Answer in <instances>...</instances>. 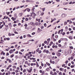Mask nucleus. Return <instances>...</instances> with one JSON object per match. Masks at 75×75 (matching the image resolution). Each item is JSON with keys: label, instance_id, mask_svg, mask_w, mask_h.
<instances>
[{"label": "nucleus", "instance_id": "052dcab7", "mask_svg": "<svg viewBox=\"0 0 75 75\" xmlns=\"http://www.w3.org/2000/svg\"><path fill=\"white\" fill-rule=\"evenodd\" d=\"M10 59H9L8 58H7L6 59V61H9Z\"/></svg>", "mask_w": 75, "mask_h": 75}, {"label": "nucleus", "instance_id": "7c9ffc66", "mask_svg": "<svg viewBox=\"0 0 75 75\" xmlns=\"http://www.w3.org/2000/svg\"><path fill=\"white\" fill-rule=\"evenodd\" d=\"M9 63H11L12 62V61L10 59L8 61Z\"/></svg>", "mask_w": 75, "mask_h": 75}, {"label": "nucleus", "instance_id": "0e129e2a", "mask_svg": "<svg viewBox=\"0 0 75 75\" xmlns=\"http://www.w3.org/2000/svg\"><path fill=\"white\" fill-rule=\"evenodd\" d=\"M65 33L63 32V33H62V35H65Z\"/></svg>", "mask_w": 75, "mask_h": 75}, {"label": "nucleus", "instance_id": "6e6d98bb", "mask_svg": "<svg viewBox=\"0 0 75 75\" xmlns=\"http://www.w3.org/2000/svg\"><path fill=\"white\" fill-rule=\"evenodd\" d=\"M9 36H11V34L10 33H9L8 34Z\"/></svg>", "mask_w": 75, "mask_h": 75}, {"label": "nucleus", "instance_id": "c03bdc74", "mask_svg": "<svg viewBox=\"0 0 75 75\" xmlns=\"http://www.w3.org/2000/svg\"><path fill=\"white\" fill-rule=\"evenodd\" d=\"M58 35H56L55 36V37L57 39L58 38Z\"/></svg>", "mask_w": 75, "mask_h": 75}, {"label": "nucleus", "instance_id": "338daca9", "mask_svg": "<svg viewBox=\"0 0 75 75\" xmlns=\"http://www.w3.org/2000/svg\"><path fill=\"white\" fill-rule=\"evenodd\" d=\"M12 74L13 75H15V74H16V73H15L14 72H12Z\"/></svg>", "mask_w": 75, "mask_h": 75}, {"label": "nucleus", "instance_id": "f3484780", "mask_svg": "<svg viewBox=\"0 0 75 75\" xmlns=\"http://www.w3.org/2000/svg\"><path fill=\"white\" fill-rule=\"evenodd\" d=\"M46 65H48V66H50V64L48 62H46Z\"/></svg>", "mask_w": 75, "mask_h": 75}, {"label": "nucleus", "instance_id": "58836bf2", "mask_svg": "<svg viewBox=\"0 0 75 75\" xmlns=\"http://www.w3.org/2000/svg\"><path fill=\"white\" fill-rule=\"evenodd\" d=\"M25 21H28V18H25Z\"/></svg>", "mask_w": 75, "mask_h": 75}, {"label": "nucleus", "instance_id": "bf43d9fd", "mask_svg": "<svg viewBox=\"0 0 75 75\" xmlns=\"http://www.w3.org/2000/svg\"><path fill=\"white\" fill-rule=\"evenodd\" d=\"M44 43L45 44H47V41H45L44 42Z\"/></svg>", "mask_w": 75, "mask_h": 75}, {"label": "nucleus", "instance_id": "69168bd1", "mask_svg": "<svg viewBox=\"0 0 75 75\" xmlns=\"http://www.w3.org/2000/svg\"><path fill=\"white\" fill-rule=\"evenodd\" d=\"M41 65L42 66V67H44V64L42 63L41 64Z\"/></svg>", "mask_w": 75, "mask_h": 75}, {"label": "nucleus", "instance_id": "2eb2a0df", "mask_svg": "<svg viewBox=\"0 0 75 75\" xmlns=\"http://www.w3.org/2000/svg\"><path fill=\"white\" fill-rule=\"evenodd\" d=\"M36 67H39V65L37 62H36Z\"/></svg>", "mask_w": 75, "mask_h": 75}, {"label": "nucleus", "instance_id": "1a4fd4ad", "mask_svg": "<svg viewBox=\"0 0 75 75\" xmlns=\"http://www.w3.org/2000/svg\"><path fill=\"white\" fill-rule=\"evenodd\" d=\"M27 36L28 37H29V38H31V37H32L31 36V35L29 34H27Z\"/></svg>", "mask_w": 75, "mask_h": 75}, {"label": "nucleus", "instance_id": "f03ea898", "mask_svg": "<svg viewBox=\"0 0 75 75\" xmlns=\"http://www.w3.org/2000/svg\"><path fill=\"white\" fill-rule=\"evenodd\" d=\"M61 16L62 18H64L67 16V14L65 13H62Z\"/></svg>", "mask_w": 75, "mask_h": 75}, {"label": "nucleus", "instance_id": "a18cd8bd", "mask_svg": "<svg viewBox=\"0 0 75 75\" xmlns=\"http://www.w3.org/2000/svg\"><path fill=\"white\" fill-rule=\"evenodd\" d=\"M35 25H38V23H35Z\"/></svg>", "mask_w": 75, "mask_h": 75}, {"label": "nucleus", "instance_id": "f257e3e1", "mask_svg": "<svg viewBox=\"0 0 75 75\" xmlns=\"http://www.w3.org/2000/svg\"><path fill=\"white\" fill-rule=\"evenodd\" d=\"M16 51V49H14L13 50L11 49L9 51V53L10 54H12L13 53L14 51Z\"/></svg>", "mask_w": 75, "mask_h": 75}, {"label": "nucleus", "instance_id": "4be33fe9", "mask_svg": "<svg viewBox=\"0 0 75 75\" xmlns=\"http://www.w3.org/2000/svg\"><path fill=\"white\" fill-rule=\"evenodd\" d=\"M30 25H33V24H34V22H32L30 23Z\"/></svg>", "mask_w": 75, "mask_h": 75}, {"label": "nucleus", "instance_id": "37998d69", "mask_svg": "<svg viewBox=\"0 0 75 75\" xmlns=\"http://www.w3.org/2000/svg\"><path fill=\"white\" fill-rule=\"evenodd\" d=\"M8 48H10L8 47V49H6V51H8L9 50V49H8Z\"/></svg>", "mask_w": 75, "mask_h": 75}, {"label": "nucleus", "instance_id": "aec40b11", "mask_svg": "<svg viewBox=\"0 0 75 75\" xmlns=\"http://www.w3.org/2000/svg\"><path fill=\"white\" fill-rule=\"evenodd\" d=\"M7 73H8V75H10V74H11V73L10 72V71H8Z\"/></svg>", "mask_w": 75, "mask_h": 75}, {"label": "nucleus", "instance_id": "423d86ee", "mask_svg": "<svg viewBox=\"0 0 75 75\" xmlns=\"http://www.w3.org/2000/svg\"><path fill=\"white\" fill-rule=\"evenodd\" d=\"M11 19L13 21H14L16 20V18H14V17H12L11 18Z\"/></svg>", "mask_w": 75, "mask_h": 75}, {"label": "nucleus", "instance_id": "09e8293b", "mask_svg": "<svg viewBox=\"0 0 75 75\" xmlns=\"http://www.w3.org/2000/svg\"><path fill=\"white\" fill-rule=\"evenodd\" d=\"M53 72H52V71H50V74L51 75H53Z\"/></svg>", "mask_w": 75, "mask_h": 75}, {"label": "nucleus", "instance_id": "6ab92c4d", "mask_svg": "<svg viewBox=\"0 0 75 75\" xmlns=\"http://www.w3.org/2000/svg\"><path fill=\"white\" fill-rule=\"evenodd\" d=\"M57 75V73L56 72H54L53 73V74H52V75Z\"/></svg>", "mask_w": 75, "mask_h": 75}, {"label": "nucleus", "instance_id": "b1692460", "mask_svg": "<svg viewBox=\"0 0 75 75\" xmlns=\"http://www.w3.org/2000/svg\"><path fill=\"white\" fill-rule=\"evenodd\" d=\"M27 71V70L25 69H24L23 70V72L24 73V72H25Z\"/></svg>", "mask_w": 75, "mask_h": 75}, {"label": "nucleus", "instance_id": "6e6552de", "mask_svg": "<svg viewBox=\"0 0 75 75\" xmlns=\"http://www.w3.org/2000/svg\"><path fill=\"white\" fill-rule=\"evenodd\" d=\"M59 70L60 71H64V69L62 68H60Z\"/></svg>", "mask_w": 75, "mask_h": 75}, {"label": "nucleus", "instance_id": "79ce46f5", "mask_svg": "<svg viewBox=\"0 0 75 75\" xmlns=\"http://www.w3.org/2000/svg\"><path fill=\"white\" fill-rule=\"evenodd\" d=\"M26 1L27 2V3H30V1L29 0H27Z\"/></svg>", "mask_w": 75, "mask_h": 75}, {"label": "nucleus", "instance_id": "c756f323", "mask_svg": "<svg viewBox=\"0 0 75 75\" xmlns=\"http://www.w3.org/2000/svg\"><path fill=\"white\" fill-rule=\"evenodd\" d=\"M15 72L16 73H17V72H18L19 71H18V70H15Z\"/></svg>", "mask_w": 75, "mask_h": 75}, {"label": "nucleus", "instance_id": "ea45409f", "mask_svg": "<svg viewBox=\"0 0 75 75\" xmlns=\"http://www.w3.org/2000/svg\"><path fill=\"white\" fill-rule=\"evenodd\" d=\"M18 58V55H16L15 56L16 59H17Z\"/></svg>", "mask_w": 75, "mask_h": 75}, {"label": "nucleus", "instance_id": "dca6fc26", "mask_svg": "<svg viewBox=\"0 0 75 75\" xmlns=\"http://www.w3.org/2000/svg\"><path fill=\"white\" fill-rule=\"evenodd\" d=\"M46 71H50V68H47L46 69Z\"/></svg>", "mask_w": 75, "mask_h": 75}, {"label": "nucleus", "instance_id": "393cba45", "mask_svg": "<svg viewBox=\"0 0 75 75\" xmlns=\"http://www.w3.org/2000/svg\"><path fill=\"white\" fill-rule=\"evenodd\" d=\"M21 30V29L20 28H17L16 29V30L17 31H19Z\"/></svg>", "mask_w": 75, "mask_h": 75}, {"label": "nucleus", "instance_id": "680f3d73", "mask_svg": "<svg viewBox=\"0 0 75 75\" xmlns=\"http://www.w3.org/2000/svg\"><path fill=\"white\" fill-rule=\"evenodd\" d=\"M69 52H70V54H71V50H69Z\"/></svg>", "mask_w": 75, "mask_h": 75}, {"label": "nucleus", "instance_id": "72a5a7b5", "mask_svg": "<svg viewBox=\"0 0 75 75\" xmlns=\"http://www.w3.org/2000/svg\"><path fill=\"white\" fill-rule=\"evenodd\" d=\"M69 48H70V49H71V50L74 49V48L72 46H70Z\"/></svg>", "mask_w": 75, "mask_h": 75}, {"label": "nucleus", "instance_id": "cd10ccee", "mask_svg": "<svg viewBox=\"0 0 75 75\" xmlns=\"http://www.w3.org/2000/svg\"><path fill=\"white\" fill-rule=\"evenodd\" d=\"M64 25H67V22L66 21L64 22Z\"/></svg>", "mask_w": 75, "mask_h": 75}, {"label": "nucleus", "instance_id": "bb28decb", "mask_svg": "<svg viewBox=\"0 0 75 75\" xmlns=\"http://www.w3.org/2000/svg\"><path fill=\"white\" fill-rule=\"evenodd\" d=\"M39 49H40V48H38V49L36 50V52H39Z\"/></svg>", "mask_w": 75, "mask_h": 75}, {"label": "nucleus", "instance_id": "a878e982", "mask_svg": "<svg viewBox=\"0 0 75 75\" xmlns=\"http://www.w3.org/2000/svg\"><path fill=\"white\" fill-rule=\"evenodd\" d=\"M28 72H29V73H31V71H30V70L29 69H28L27 70Z\"/></svg>", "mask_w": 75, "mask_h": 75}, {"label": "nucleus", "instance_id": "a211bd4d", "mask_svg": "<svg viewBox=\"0 0 75 75\" xmlns=\"http://www.w3.org/2000/svg\"><path fill=\"white\" fill-rule=\"evenodd\" d=\"M3 27H4V25H2L0 26V29H1Z\"/></svg>", "mask_w": 75, "mask_h": 75}, {"label": "nucleus", "instance_id": "f704fd0d", "mask_svg": "<svg viewBox=\"0 0 75 75\" xmlns=\"http://www.w3.org/2000/svg\"><path fill=\"white\" fill-rule=\"evenodd\" d=\"M60 40H61V41H63V40H64V38H61Z\"/></svg>", "mask_w": 75, "mask_h": 75}, {"label": "nucleus", "instance_id": "c9c22d12", "mask_svg": "<svg viewBox=\"0 0 75 75\" xmlns=\"http://www.w3.org/2000/svg\"><path fill=\"white\" fill-rule=\"evenodd\" d=\"M44 25L45 26V27H47V24L46 23H45L44 24Z\"/></svg>", "mask_w": 75, "mask_h": 75}, {"label": "nucleus", "instance_id": "39448f33", "mask_svg": "<svg viewBox=\"0 0 75 75\" xmlns=\"http://www.w3.org/2000/svg\"><path fill=\"white\" fill-rule=\"evenodd\" d=\"M25 64H27L28 65L30 66V63H28V62L27 61H26L25 62Z\"/></svg>", "mask_w": 75, "mask_h": 75}, {"label": "nucleus", "instance_id": "a19ab883", "mask_svg": "<svg viewBox=\"0 0 75 75\" xmlns=\"http://www.w3.org/2000/svg\"><path fill=\"white\" fill-rule=\"evenodd\" d=\"M13 68H14L15 69H16V66H13L12 67Z\"/></svg>", "mask_w": 75, "mask_h": 75}, {"label": "nucleus", "instance_id": "c85d7f7f", "mask_svg": "<svg viewBox=\"0 0 75 75\" xmlns=\"http://www.w3.org/2000/svg\"><path fill=\"white\" fill-rule=\"evenodd\" d=\"M40 28L41 29H43L44 28V27L43 26H41Z\"/></svg>", "mask_w": 75, "mask_h": 75}, {"label": "nucleus", "instance_id": "4468645a", "mask_svg": "<svg viewBox=\"0 0 75 75\" xmlns=\"http://www.w3.org/2000/svg\"><path fill=\"white\" fill-rule=\"evenodd\" d=\"M69 38L70 40H72L73 39V38L72 37V36H69Z\"/></svg>", "mask_w": 75, "mask_h": 75}, {"label": "nucleus", "instance_id": "f8f14e48", "mask_svg": "<svg viewBox=\"0 0 75 75\" xmlns=\"http://www.w3.org/2000/svg\"><path fill=\"white\" fill-rule=\"evenodd\" d=\"M26 9V11H28V12H29V11H30V9L29 8H27Z\"/></svg>", "mask_w": 75, "mask_h": 75}, {"label": "nucleus", "instance_id": "0eeeda50", "mask_svg": "<svg viewBox=\"0 0 75 75\" xmlns=\"http://www.w3.org/2000/svg\"><path fill=\"white\" fill-rule=\"evenodd\" d=\"M23 13H20L19 14V17H21L22 16H23Z\"/></svg>", "mask_w": 75, "mask_h": 75}, {"label": "nucleus", "instance_id": "864d4df0", "mask_svg": "<svg viewBox=\"0 0 75 75\" xmlns=\"http://www.w3.org/2000/svg\"><path fill=\"white\" fill-rule=\"evenodd\" d=\"M36 4H40V3H39V2H38V1L36 2Z\"/></svg>", "mask_w": 75, "mask_h": 75}, {"label": "nucleus", "instance_id": "9d476101", "mask_svg": "<svg viewBox=\"0 0 75 75\" xmlns=\"http://www.w3.org/2000/svg\"><path fill=\"white\" fill-rule=\"evenodd\" d=\"M36 58H34L33 57L32 58H30V60H35Z\"/></svg>", "mask_w": 75, "mask_h": 75}, {"label": "nucleus", "instance_id": "13d9d810", "mask_svg": "<svg viewBox=\"0 0 75 75\" xmlns=\"http://www.w3.org/2000/svg\"><path fill=\"white\" fill-rule=\"evenodd\" d=\"M4 58H5V57H2L1 58V59H4Z\"/></svg>", "mask_w": 75, "mask_h": 75}, {"label": "nucleus", "instance_id": "603ef678", "mask_svg": "<svg viewBox=\"0 0 75 75\" xmlns=\"http://www.w3.org/2000/svg\"><path fill=\"white\" fill-rule=\"evenodd\" d=\"M70 59H74V57L73 56H71L70 58Z\"/></svg>", "mask_w": 75, "mask_h": 75}, {"label": "nucleus", "instance_id": "de8ad7c7", "mask_svg": "<svg viewBox=\"0 0 75 75\" xmlns=\"http://www.w3.org/2000/svg\"><path fill=\"white\" fill-rule=\"evenodd\" d=\"M6 39L7 40H8H8H10V39L9 38H6Z\"/></svg>", "mask_w": 75, "mask_h": 75}, {"label": "nucleus", "instance_id": "4c0bfd02", "mask_svg": "<svg viewBox=\"0 0 75 75\" xmlns=\"http://www.w3.org/2000/svg\"><path fill=\"white\" fill-rule=\"evenodd\" d=\"M59 75H62V72H61V71L59 73Z\"/></svg>", "mask_w": 75, "mask_h": 75}, {"label": "nucleus", "instance_id": "5fc2aeb1", "mask_svg": "<svg viewBox=\"0 0 75 75\" xmlns=\"http://www.w3.org/2000/svg\"><path fill=\"white\" fill-rule=\"evenodd\" d=\"M71 20H72V21H74V20H75V18H72L71 19Z\"/></svg>", "mask_w": 75, "mask_h": 75}, {"label": "nucleus", "instance_id": "473e14b6", "mask_svg": "<svg viewBox=\"0 0 75 75\" xmlns=\"http://www.w3.org/2000/svg\"><path fill=\"white\" fill-rule=\"evenodd\" d=\"M46 51H47V50L46 49H45L43 51V53L46 52Z\"/></svg>", "mask_w": 75, "mask_h": 75}, {"label": "nucleus", "instance_id": "49530a36", "mask_svg": "<svg viewBox=\"0 0 75 75\" xmlns=\"http://www.w3.org/2000/svg\"><path fill=\"white\" fill-rule=\"evenodd\" d=\"M61 51H62V50L61 49L59 50L58 51V52H61Z\"/></svg>", "mask_w": 75, "mask_h": 75}, {"label": "nucleus", "instance_id": "2f4dec72", "mask_svg": "<svg viewBox=\"0 0 75 75\" xmlns=\"http://www.w3.org/2000/svg\"><path fill=\"white\" fill-rule=\"evenodd\" d=\"M51 39L50 38H49L47 40V41H48V42H50V41Z\"/></svg>", "mask_w": 75, "mask_h": 75}, {"label": "nucleus", "instance_id": "7ed1b4c3", "mask_svg": "<svg viewBox=\"0 0 75 75\" xmlns=\"http://www.w3.org/2000/svg\"><path fill=\"white\" fill-rule=\"evenodd\" d=\"M42 31V30L40 29V28H38V29L37 33H40L41 31Z\"/></svg>", "mask_w": 75, "mask_h": 75}, {"label": "nucleus", "instance_id": "8fccbe9b", "mask_svg": "<svg viewBox=\"0 0 75 75\" xmlns=\"http://www.w3.org/2000/svg\"><path fill=\"white\" fill-rule=\"evenodd\" d=\"M38 53L39 54H41V50H39Z\"/></svg>", "mask_w": 75, "mask_h": 75}, {"label": "nucleus", "instance_id": "774afa93", "mask_svg": "<svg viewBox=\"0 0 75 75\" xmlns=\"http://www.w3.org/2000/svg\"><path fill=\"white\" fill-rule=\"evenodd\" d=\"M10 12H7V15H9V14H10Z\"/></svg>", "mask_w": 75, "mask_h": 75}, {"label": "nucleus", "instance_id": "20e7f679", "mask_svg": "<svg viewBox=\"0 0 75 75\" xmlns=\"http://www.w3.org/2000/svg\"><path fill=\"white\" fill-rule=\"evenodd\" d=\"M68 3H69L68 2H64L63 3V4L64 6H65V5H67V4H68Z\"/></svg>", "mask_w": 75, "mask_h": 75}, {"label": "nucleus", "instance_id": "e433bc0d", "mask_svg": "<svg viewBox=\"0 0 75 75\" xmlns=\"http://www.w3.org/2000/svg\"><path fill=\"white\" fill-rule=\"evenodd\" d=\"M45 52L46 53V54H48V53H49V51L48 50H46V52Z\"/></svg>", "mask_w": 75, "mask_h": 75}, {"label": "nucleus", "instance_id": "3c124183", "mask_svg": "<svg viewBox=\"0 0 75 75\" xmlns=\"http://www.w3.org/2000/svg\"><path fill=\"white\" fill-rule=\"evenodd\" d=\"M13 26L14 27H16V26H17V24H14L13 25Z\"/></svg>", "mask_w": 75, "mask_h": 75}, {"label": "nucleus", "instance_id": "4d7b16f0", "mask_svg": "<svg viewBox=\"0 0 75 75\" xmlns=\"http://www.w3.org/2000/svg\"><path fill=\"white\" fill-rule=\"evenodd\" d=\"M62 46V45H61V44H59L58 45V47H61Z\"/></svg>", "mask_w": 75, "mask_h": 75}, {"label": "nucleus", "instance_id": "ddd939ff", "mask_svg": "<svg viewBox=\"0 0 75 75\" xmlns=\"http://www.w3.org/2000/svg\"><path fill=\"white\" fill-rule=\"evenodd\" d=\"M14 18H17V14L15 13L14 15Z\"/></svg>", "mask_w": 75, "mask_h": 75}, {"label": "nucleus", "instance_id": "5701e85b", "mask_svg": "<svg viewBox=\"0 0 75 75\" xmlns=\"http://www.w3.org/2000/svg\"><path fill=\"white\" fill-rule=\"evenodd\" d=\"M14 54H12L10 56V57L11 58H13V57H14Z\"/></svg>", "mask_w": 75, "mask_h": 75}, {"label": "nucleus", "instance_id": "9b49d317", "mask_svg": "<svg viewBox=\"0 0 75 75\" xmlns=\"http://www.w3.org/2000/svg\"><path fill=\"white\" fill-rule=\"evenodd\" d=\"M61 53H58L57 54V56H58V57H60V56H61Z\"/></svg>", "mask_w": 75, "mask_h": 75}, {"label": "nucleus", "instance_id": "412c9836", "mask_svg": "<svg viewBox=\"0 0 75 75\" xmlns=\"http://www.w3.org/2000/svg\"><path fill=\"white\" fill-rule=\"evenodd\" d=\"M42 11L44 12L45 11V8H42Z\"/></svg>", "mask_w": 75, "mask_h": 75}, {"label": "nucleus", "instance_id": "e2e57ef3", "mask_svg": "<svg viewBox=\"0 0 75 75\" xmlns=\"http://www.w3.org/2000/svg\"><path fill=\"white\" fill-rule=\"evenodd\" d=\"M24 51V49H22L21 50V52H23Z\"/></svg>", "mask_w": 75, "mask_h": 75}]
</instances>
